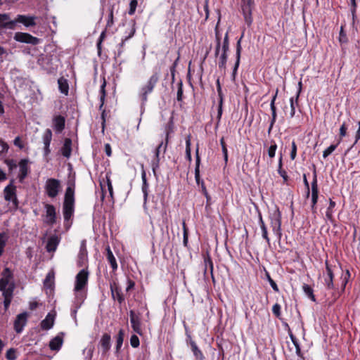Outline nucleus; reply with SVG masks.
Wrapping results in <instances>:
<instances>
[{
	"label": "nucleus",
	"mask_w": 360,
	"mask_h": 360,
	"mask_svg": "<svg viewBox=\"0 0 360 360\" xmlns=\"http://www.w3.org/2000/svg\"><path fill=\"white\" fill-rule=\"evenodd\" d=\"M269 219L273 232L276 234L278 239L280 240L282 236L281 233V213L279 209L276 206L275 210L270 213Z\"/></svg>",
	"instance_id": "5"
},
{
	"label": "nucleus",
	"mask_w": 360,
	"mask_h": 360,
	"mask_svg": "<svg viewBox=\"0 0 360 360\" xmlns=\"http://www.w3.org/2000/svg\"><path fill=\"white\" fill-rule=\"evenodd\" d=\"M169 140V132L167 133L165 137V143L162 141L160 143L158 146L155 150V158L151 162L152 169L155 176H156V169L159 168L160 165V153L161 152L162 148H163V153H166L167 144Z\"/></svg>",
	"instance_id": "7"
},
{
	"label": "nucleus",
	"mask_w": 360,
	"mask_h": 360,
	"mask_svg": "<svg viewBox=\"0 0 360 360\" xmlns=\"http://www.w3.org/2000/svg\"><path fill=\"white\" fill-rule=\"evenodd\" d=\"M106 183L108 186V190L109 191V194L112 198H113V188L111 180L109 176H106Z\"/></svg>",
	"instance_id": "62"
},
{
	"label": "nucleus",
	"mask_w": 360,
	"mask_h": 360,
	"mask_svg": "<svg viewBox=\"0 0 360 360\" xmlns=\"http://www.w3.org/2000/svg\"><path fill=\"white\" fill-rule=\"evenodd\" d=\"M277 148V146L276 143L271 145L268 149V155L270 158H274L275 156L276 150Z\"/></svg>",
	"instance_id": "63"
},
{
	"label": "nucleus",
	"mask_w": 360,
	"mask_h": 360,
	"mask_svg": "<svg viewBox=\"0 0 360 360\" xmlns=\"http://www.w3.org/2000/svg\"><path fill=\"white\" fill-rule=\"evenodd\" d=\"M186 158L189 162H191V134L188 135L186 139Z\"/></svg>",
	"instance_id": "39"
},
{
	"label": "nucleus",
	"mask_w": 360,
	"mask_h": 360,
	"mask_svg": "<svg viewBox=\"0 0 360 360\" xmlns=\"http://www.w3.org/2000/svg\"><path fill=\"white\" fill-rule=\"evenodd\" d=\"M184 329H185V334L186 336V342L187 345H190V346H192V342H195L194 340H193L191 333L188 330V328L187 325L184 323Z\"/></svg>",
	"instance_id": "47"
},
{
	"label": "nucleus",
	"mask_w": 360,
	"mask_h": 360,
	"mask_svg": "<svg viewBox=\"0 0 360 360\" xmlns=\"http://www.w3.org/2000/svg\"><path fill=\"white\" fill-rule=\"evenodd\" d=\"M14 39L21 43L29 44L32 45H37L39 43L40 39L37 37H33L29 33L25 32H16L14 35Z\"/></svg>",
	"instance_id": "9"
},
{
	"label": "nucleus",
	"mask_w": 360,
	"mask_h": 360,
	"mask_svg": "<svg viewBox=\"0 0 360 360\" xmlns=\"http://www.w3.org/2000/svg\"><path fill=\"white\" fill-rule=\"evenodd\" d=\"M8 239V236L5 232L0 233V256H1L4 252V248Z\"/></svg>",
	"instance_id": "37"
},
{
	"label": "nucleus",
	"mask_w": 360,
	"mask_h": 360,
	"mask_svg": "<svg viewBox=\"0 0 360 360\" xmlns=\"http://www.w3.org/2000/svg\"><path fill=\"white\" fill-rule=\"evenodd\" d=\"M243 37V34L240 37V38L238 40L236 43V63L233 69L232 72V79L235 80L236 75L238 70V68L240 65V55H241V51H242V46H241V39Z\"/></svg>",
	"instance_id": "15"
},
{
	"label": "nucleus",
	"mask_w": 360,
	"mask_h": 360,
	"mask_svg": "<svg viewBox=\"0 0 360 360\" xmlns=\"http://www.w3.org/2000/svg\"><path fill=\"white\" fill-rule=\"evenodd\" d=\"M311 196H319V188L316 169H314L313 181L311 182Z\"/></svg>",
	"instance_id": "32"
},
{
	"label": "nucleus",
	"mask_w": 360,
	"mask_h": 360,
	"mask_svg": "<svg viewBox=\"0 0 360 360\" xmlns=\"http://www.w3.org/2000/svg\"><path fill=\"white\" fill-rule=\"evenodd\" d=\"M110 291L113 300H117L120 304H122L124 301L122 290L115 283L110 284Z\"/></svg>",
	"instance_id": "18"
},
{
	"label": "nucleus",
	"mask_w": 360,
	"mask_h": 360,
	"mask_svg": "<svg viewBox=\"0 0 360 360\" xmlns=\"http://www.w3.org/2000/svg\"><path fill=\"white\" fill-rule=\"evenodd\" d=\"M131 346L134 348H136L139 346L140 342L137 335H132L130 338Z\"/></svg>",
	"instance_id": "54"
},
{
	"label": "nucleus",
	"mask_w": 360,
	"mask_h": 360,
	"mask_svg": "<svg viewBox=\"0 0 360 360\" xmlns=\"http://www.w3.org/2000/svg\"><path fill=\"white\" fill-rule=\"evenodd\" d=\"M138 5L137 0H131L129 3V14L133 15L135 13L136 6Z\"/></svg>",
	"instance_id": "56"
},
{
	"label": "nucleus",
	"mask_w": 360,
	"mask_h": 360,
	"mask_svg": "<svg viewBox=\"0 0 360 360\" xmlns=\"http://www.w3.org/2000/svg\"><path fill=\"white\" fill-rule=\"evenodd\" d=\"M72 152V140L69 138H66L64 141L63 147L61 148L62 155L69 158L71 155Z\"/></svg>",
	"instance_id": "26"
},
{
	"label": "nucleus",
	"mask_w": 360,
	"mask_h": 360,
	"mask_svg": "<svg viewBox=\"0 0 360 360\" xmlns=\"http://www.w3.org/2000/svg\"><path fill=\"white\" fill-rule=\"evenodd\" d=\"M65 120L62 115H56L53 119V124L56 132L60 133L65 128Z\"/></svg>",
	"instance_id": "23"
},
{
	"label": "nucleus",
	"mask_w": 360,
	"mask_h": 360,
	"mask_svg": "<svg viewBox=\"0 0 360 360\" xmlns=\"http://www.w3.org/2000/svg\"><path fill=\"white\" fill-rule=\"evenodd\" d=\"M220 145L221 146V150H222V153L224 155V159L225 163L226 164L228 162V150H227L226 145L224 141V137H222L220 139Z\"/></svg>",
	"instance_id": "45"
},
{
	"label": "nucleus",
	"mask_w": 360,
	"mask_h": 360,
	"mask_svg": "<svg viewBox=\"0 0 360 360\" xmlns=\"http://www.w3.org/2000/svg\"><path fill=\"white\" fill-rule=\"evenodd\" d=\"M338 143L337 144H332L329 147H328L323 152V158L326 159L328 155H330L337 148Z\"/></svg>",
	"instance_id": "48"
},
{
	"label": "nucleus",
	"mask_w": 360,
	"mask_h": 360,
	"mask_svg": "<svg viewBox=\"0 0 360 360\" xmlns=\"http://www.w3.org/2000/svg\"><path fill=\"white\" fill-rule=\"evenodd\" d=\"M37 17L35 16H29L25 15H18L16 18L13 20L14 22V27H15L16 23H22L25 27H33L36 25L35 20Z\"/></svg>",
	"instance_id": "12"
},
{
	"label": "nucleus",
	"mask_w": 360,
	"mask_h": 360,
	"mask_svg": "<svg viewBox=\"0 0 360 360\" xmlns=\"http://www.w3.org/2000/svg\"><path fill=\"white\" fill-rule=\"evenodd\" d=\"M266 278H267V280L270 284V285L271 286V288H273V290L275 291V292H278L279 291V289H278V287L277 285V284L276 283V282L271 278L270 275L269 274V273H266Z\"/></svg>",
	"instance_id": "57"
},
{
	"label": "nucleus",
	"mask_w": 360,
	"mask_h": 360,
	"mask_svg": "<svg viewBox=\"0 0 360 360\" xmlns=\"http://www.w3.org/2000/svg\"><path fill=\"white\" fill-rule=\"evenodd\" d=\"M228 59V54L221 53L219 56V69H225L226 65Z\"/></svg>",
	"instance_id": "44"
},
{
	"label": "nucleus",
	"mask_w": 360,
	"mask_h": 360,
	"mask_svg": "<svg viewBox=\"0 0 360 360\" xmlns=\"http://www.w3.org/2000/svg\"><path fill=\"white\" fill-rule=\"evenodd\" d=\"M191 351L193 352V356H195L196 360H203L204 355L201 350L198 348L197 344L195 342H192V346H191Z\"/></svg>",
	"instance_id": "31"
},
{
	"label": "nucleus",
	"mask_w": 360,
	"mask_h": 360,
	"mask_svg": "<svg viewBox=\"0 0 360 360\" xmlns=\"http://www.w3.org/2000/svg\"><path fill=\"white\" fill-rule=\"evenodd\" d=\"M216 41L217 44L215 47L214 56L217 57L219 54L220 49H221V38L217 32H216Z\"/></svg>",
	"instance_id": "52"
},
{
	"label": "nucleus",
	"mask_w": 360,
	"mask_h": 360,
	"mask_svg": "<svg viewBox=\"0 0 360 360\" xmlns=\"http://www.w3.org/2000/svg\"><path fill=\"white\" fill-rule=\"evenodd\" d=\"M130 316V323L131 324V328L134 331L139 335L142 334V329L141 327V318L140 314H136L134 311L131 310L129 311Z\"/></svg>",
	"instance_id": "10"
},
{
	"label": "nucleus",
	"mask_w": 360,
	"mask_h": 360,
	"mask_svg": "<svg viewBox=\"0 0 360 360\" xmlns=\"http://www.w3.org/2000/svg\"><path fill=\"white\" fill-rule=\"evenodd\" d=\"M278 92V90L276 89V93L274 95V96L272 97V99L271 101L270 108H271V115H276V108L275 106V101L276 99Z\"/></svg>",
	"instance_id": "50"
},
{
	"label": "nucleus",
	"mask_w": 360,
	"mask_h": 360,
	"mask_svg": "<svg viewBox=\"0 0 360 360\" xmlns=\"http://www.w3.org/2000/svg\"><path fill=\"white\" fill-rule=\"evenodd\" d=\"M63 333H60L50 341L49 347L51 350L58 351L60 349L63 342Z\"/></svg>",
	"instance_id": "22"
},
{
	"label": "nucleus",
	"mask_w": 360,
	"mask_h": 360,
	"mask_svg": "<svg viewBox=\"0 0 360 360\" xmlns=\"http://www.w3.org/2000/svg\"><path fill=\"white\" fill-rule=\"evenodd\" d=\"M339 41L341 44H346L348 41V39L345 32L344 31L343 26H341L340 34H339Z\"/></svg>",
	"instance_id": "49"
},
{
	"label": "nucleus",
	"mask_w": 360,
	"mask_h": 360,
	"mask_svg": "<svg viewBox=\"0 0 360 360\" xmlns=\"http://www.w3.org/2000/svg\"><path fill=\"white\" fill-rule=\"evenodd\" d=\"M259 226H260V228L262 229V237L268 243H269V238L268 236V232H267V228L264 224V221L262 219V216L261 214V213H259Z\"/></svg>",
	"instance_id": "29"
},
{
	"label": "nucleus",
	"mask_w": 360,
	"mask_h": 360,
	"mask_svg": "<svg viewBox=\"0 0 360 360\" xmlns=\"http://www.w3.org/2000/svg\"><path fill=\"white\" fill-rule=\"evenodd\" d=\"M58 89L60 93L68 95L69 91V85L66 79L60 77L58 79Z\"/></svg>",
	"instance_id": "28"
},
{
	"label": "nucleus",
	"mask_w": 360,
	"mask_h": 360,
	"mask_svg": "<svg viewBox=\"0 0 360 360\" xmlns=\"http://www.w3.org/2000/svg\"><path fill=\"white\" fill-rule=\"evenodd\" d=\"M289 335H290V340H291L293 345L295 347V353H296V354L298 356L302 357V354L301 349H300V345H299L297 339L295 338V336L291 332L289 333Z\"/></svg>",
	"instance_id": "33"
},
{
	"label": "nucleus",
	"mask_w": 360,
	"mask_h": 360,
	"mask_svg": "<svg viewBox=\"0 0 360 360\" xmlns=\"http://www.w3.org/2000/svg\"><path fill=\"white\" fill-rule=\"evenodd\" d=\"M28 160L22 159L19 162L20 174L18 176L19 181L22 182L28 173Z\"/></svg>",
	"instance_id": "24"
},
{
	"label": "nucleus",
	"mask_w": 360,
	"mask_h": 360,
	"mask_svg": "<svg viewBox=\"0 0 360 360\" xmlns=\"http://www.w3.org/2000/svg\"><path fill=\"white\" fill-rule=\"evenodd\" d=\"M200 158L199 156L198 148L196 149V153H195V179L196 181V184L198 186H201V181H203V180H202L200 179Z\"/></svg>",
	"instance_id": "25"
},
{
	"label": "nucleus",
	"mask_w": 360,
	"mask_h": 360,
	"mask_svg": "<svg viewBox=\"0 0 360 360\" xmlns=\"http://www.w3.org/2000/svg\"><path fill=\"white\" fill-rule=\"evenodd\" d=\"M105 86H106V81L105 78L103 79V83L101 85L100 87V105H99V110L101 111V118L102 120L101 122V127H102V131H104L105 127V116H106V110L103 109V105L105 104V96H106V91H105Z\"/></svg>",
	"instance_id": "8"
},
{
	"label": "nucleus",
	"mask_w": 360,
	"mask_h": 360,
	"mask_svg": "<svg viewBox=\"0 0 360 360\" xmlns=\"http://www.w3.org/2000/svg\"><path fill=\"white\" fill-rule=\"evenodd\" d=\"M14 180L12 179L8 185L4 189V199L11 202V210L15 211L18 209L19 201L16 195V187L13 185Z\"/></svg>",
	"instance_id": "4"
},
{
	"label": "nucleus",
	"mask_w": 360,
	"mask_h": 360,
	"mask_svg": "<svg viewBox=\"0 0 360 360\" xmlns=\"http://www.w3.org/2000/svg\"><path fill=\"white\" fill-rule=\"evenodd\" d=\"M160 79L159 72L155 71L153 74L150 77L146 84L143 85L139 91V97L141 101L142 104H145L148 101V96L151 94L157 83L158 82Z\"/></svg>",
	"instance_id": "2"
},
{
	"label": "nucleus",
	"mask_w": 360,
	"mask_h": 360,
	"mask_svg": "<svg viewBox=\"0 0 360 360\" xmlns=\"http://www.w3.org/2000/svg\"><path fill=\"white\" fill-rule=\"evenodd\" d=\"M272 312L277 318H280L281 305L278 303H276L272 307Z\"/></svg>",
	"instance_id": "60"
},
{
	"label": "nucleus",
	"mask_w": 360,
	"mask_h": 360,
	"mask_svg": "<svg viewBox=\"0 0 360 360\" xmlns=\"http://www.w3.org/2000/svg\"><path fill=\"white\" fill-rule=\"evenodd\" d=\"M107 259L108 262L110 263L112 269L113 270H116L117 269V264L115 259V257H114L112 252L110 250V247H108L107 249Z\"/></svg>",
	"instance_id": "30"
},
{
	"label": "nucleus",
	"mask_w": 360,
	"mask_h": 360,
	"mask_svg": "<svg viewBox=\"0 0 360 360\" xmlns=\"http://www.w3.org/2000/svg\"><path fill=\"white\" fill-rule=\"evenodd\" d=\"M87 254H88V252H87L86 246V240H83L81 242L80 250H79V255H78L79 260H83V259H86L87 257Z\"/></svg>",
	"instance_id": "38"
},
{
	"label": "nucleus",
	"mask_w": 360,
	"mask_h": 360,
	"mask_svg": "<svg viewBox=\"0 0 360 360\" xmlns=\"http://www.w3.org/2000/svg\"><path fill=\"white\" fill-rule=\"evenodd\" d=\"M242 10L252 9L254 7L253 0H241Z\"/></svg>",
	"instance_id": "46"
},
{
	"label": "nucleus",
	"mask_w": 360,
	"mask_h": 360,
	"mask_svg": "<svg viewBox=\"0 0 360 360\" xmlns=\"http://www.w3.org/2000/svg\"><path fill=\"white\" fill-rule=\"evenodd\" d=\"M3 28L14 29V22L10 19L8 13L0 14V29Z\"/></svg>",
	"instance_id": "20"
},
{
	"label": "nucleus",
	"mask_w": 360,
	"mask_h": 360,
	"mask_svg": "<svg viewBox=\"0 0 360 360\" xmlns=\"http://www.w3.org/2000/svg\"><path fill=\"white\" fill-rule=\"evenodd\" d=\"M201 189H202V193L204 194V195L206 198L207 205H209L210 204V201L211 200V197H210V195L207 193V191L206 187L205 186L204 181H201Z\"/></svg>",
	"instance_id": "55"
},
{
	"label": "nucleus",
	"mask_w": 360,
	"mask_h": 360,
	"mask_svg": "<svg viewBox=\"0 0 360 360\" xmlns=\"http://www.w3.org/2000/svg\"><path fill=\"white\" fill-rule=\"evenodd\" d=\"M124 331L123 330H120L118 334H117V340H116V347H115V349H116V353H118L120 352V349H121L122 347V345L123 344V340H124Z\"/></svg>",
	"instance_id": "36"
},
{
	"label": "nucleus",
	"mask_w": 360,
	"mask_h": 360,
	"mask_svg": "<svg viewBox=\"0 0 360 360\" xmlns=\"http://www.w3.org/2000/svg\"><path fill=\"white\" fill-rule=\"evenodd\" d=\"M302 289L305 295L313 302H316V298L314 295V290L311 288L310 285L307 284H304L302 286Z\"/></svg>",
	"instance_id": "35"
},
{
	"label": "nucleus",
	"mask_w": 360,
	"mask_h": 360,
	"mask_svg": "<svg viewBox=\"0 0 360 360\" xmlns=\"http://www.w3.org/2000/svg\"><path fill=\"white\" fill-rule=\"evenodd\" d=\"M10 278L2 277L0 279V290H4L9 285Z\"/></svg>",
	"instance_id": "61"
},
{
	"label": "nucleus",
	"mask_w": 360,
	"mask_h": 360,
	"mask_svg": "<svg viewBox=\"0 0 360 360\" xmlns=\"http://www.w3.org/2000/svg\"><path fill=\"white\" fill-rule=\"evenodd\" d=\"M217 90L218 96L219 98V106H218V109H217V126H218L219 123L220 122L221 117L222 115V111H223L222 110L223 94H222V90H221V87L219 79L217 80Z\"/></svg>",
	"instance_id": "19"
},
{
	"label": "nucleus",
	"mask_w": 360,
	"mask_h": 360,
	"mask_svg": "<svg viewBox=\"0 0 360 360\" xmlns=\"http://www.w3.org/2000/svg\"><path fill=\"white\" fill-rule=\"evenodd\" d=\"M111 338L108 333H104L99 342L98 347L101 349L102 355L105 356L111 347Z\"/></svg>",
	"instance_id": "14"
},
{
	"label": "nucleus",
	"mask_w": 360,
	"mask_h": 360,
	"mask_svg": "<svg viewBox=\"0 0 360 360\" xmlns=\"http://www.w3.org/2000/svg\"><path fill=\"white\" fill-rule=\"evenodd\" d=\"M27 313L23 312L18 314L14 321V328L17 333H20L27 323Z\"/></svg>",
	"instance_id": "13"
},
{
	"label": "nucleus",
	"mask_w": 360,
	"mask_h": 360,
	"mask_svg": "<svg viewBox=\"0 0 360 360\" xmlns=\"http://www.w3.org/2000/svg\"><path fill=\"white\" fill-rule=\"evenodd\" d=\"M14 288V284L11 283L8 288H5L4 290H0V291L2 292L4 297L13 298Z\"/></svg>",
	"instance_id": "34"
},
{
	"label": "nucleus",
	"mask_w": 360,
	"mask_h": 360,
	"mask_svg": "<svg viewBox=\"0 0 360 360\" xmlns=\"http://www.w3.org/2000/svg\"><path fill=\"white\" fill-rule=\"evenodd\" d=\"M2 276L4 278H8L11 279L13 277V274H12V271L10 270V269L6 267L2 271Z\"/></svg>",
	"instance_id": "64"
},
{
	"label": "nucleus",
	"mask_w": 360,
	"mask_h": 360,
	"mask_svg": "<svg viewBox=\"0 0 360 360\" xmlns=\"http://www.w3.org/2000/svg\"><path fill=\"white\" fill-rule=\"evenodd\" d=\"M54 323V316L50 313L47 314L46 318L41 322V328L43 330L51 329Z\"/></svg>",
	"instance_id": "27"
},
{
	"label": "nucleus",
	"mask_w": 360,
	"mask_h": 360,
	"mask_svg": "<svg viewBox=\"0 0 360 360\" xmlns=\"http://www.w3.org/2000/svg\"><path fill=\"white\" fill-rule=\"evenodd\" d=\"M46 219L45 223L49 225H53L56 222V207L53 205L45 204Z\"/></svg>",
	"instance_id": "11"
},
{
	"label": "nucleus",
	"mask_w": 360,
	"mask_h": 360,
	"mask_svg": "<svg viewBox=\"0 0 360 360\" xmlns=\"http://www.w3.org/2000/svg\"><path fill=\"white\" fill-rule=\"evenodd\" d=\"M89 275V273L87 269L80 270L76 275L74 291L77 300H83L84 299V294L82 290L87 285Z\"/></svg>",
	"instance_id": "3"
},
{
	"label": "nucleus",
	"mask_w": 360,
	"mask_h": 360,
	"mask_svg": "<svg viewBox=\"0 0 360 360\" xmlns=\"http://www.w3.org/2000/svg\"><path fill=\"white\" fill-rule=\"evenodd\" d=\"M176 99L178 101H181L183 99V83H182V81H179V82L178 83Z\"/></svg>",
	"instance_id": "51"
},
{
	"label": "nucleus",
	"mask_w": 360,
	"mask_h": 360,
	"mask_svg": "<svg viewBox=\"0 0 360 360\" xmlns=\"http://www.w3.org/2000/svg\"><path fill=\"white\" fill-rule=\"evenodd\" d=\"M61 189L60 181L58 179L50 178L45 184V191L49 198H56Z\"/></svg>",
	"instance_id": "6"
},
{
	"label": "nucleus",
	"mask_w": 360,
	"mask_h": 360,
	"mask_svg": "<svg viewBox=\"0 0 360 360\" xmlns=\"http://www.w3.org/2000/svg\"><path fill=\"white\" fill-rule=\"evenodd\" d=\"M6 356L9 360H15L16 359L15 350L13 348L9 349L6 352Z\"/></svg>",
	"instance_id": "59"
},
{
	"label": "nucleus",
	"mask_w": 360,
	"mask_h": 360,
	"mask_svg": "<svg viewBox=\"0 0 360 360\" xmlns=\"http://www.w3.org/2000/svg\"><path fill=\"white\" fill-rule=\"evenodd\" d=\"M67 186L63 205V214L64 226L68 230L72 225V219L75 212V180L74 177H69Z\"/></svg>",
	"instance_id": "1"
},
{
	"label": "nucleus",
	"mask_w": 360,
	"mask_h": 360,
	"mask_svg": "<svg viewBox=\"0 0 360 360\" xmlns=\"http://www.w3.org/2000/svg\"><path fill=\"white\" fill-rule=\"evenodd\" d=\"M252 9L242 10L245 22L248 27L252 25L253 20L252 17Z\"/></svg>",
	"instance_id": "40"
},
{
	"label": "nucleus",
	"mask_w": 360,
	"mask_h": 360,
	"mask_svg": "<svg viewBox=\"0 0 360 360\" xmlns=\"http://www.w3.org/2000/svg\"><path fill=\"white\" fill-rule=\"evenodd\" d=\"M42 140L44 145V155L45 157L48 156L49 154L51 153L50 150V143L52 140V131L50 129H46L45 131L44 132V134L42 136Z\"/></svg>",
	"instance_id": "16"
},
{
	"label": "nucleus",
	"mask_w": 360,
	"mask_h": 360,
	"mask_svg": "<svg viewBox=\"0 0 360 360\" xmlns=\"http://www.w3.org/2000/svg\"><path fill=\"white\" fill-rule=\"evenodd\" d=\"M335 205H336L335 202L334 201H333L332 199H330L329 206L327 208L326 214V217L329 220H332V219H333V210L335 207Z\"/></svg>",
	"instance_id": "43"
},
{
	"label": "nucleus",
	"mask_w": 360,
	"mask_h": 360,
	"mask_svg": "<svg viewBox=\"0 0 360 360\" xmlns=\"http://www.w3.org/2000/svg\"><path fill=\"white\" fill-rule=\"evenodd\" d=\"M148 189H149V184H148V181L143 182L141 190H142V192L143 194V207L144 208H146V203H147L148 197Z\"/></svg>",
	"instance_id": "41"
},
{
	"label": "nucleus",
	"mask_w": 360,
	"mask_h": 360,
	"mask_svg": "<svg viewBox=\"0 0 360 360\" xmlns=\"http://www.w3.org/2000/svg\"><path fill=\"white\" fill-rule=\"evenodd\" d=\"M5 163L8 166L9 170L12 171L13 169L17 167V164L15 160L13 159H7L5 160Z\"/></svg>",
	"instance_id": "58"
},
{
	"label": "nucleus",
	"mask_w": 360,
	"mask_h": 360,
	"mask_svg": "<svg viewBox=\"0 0 360 360\" xmlns=\"http://www.w3.org/2000/svg\"><path fill=\"white\" fill-rule=\"evenodd\" d=\"M221 53L228 54V51L229 50V34L228 32L226 33L222 44L221 43Z\"/></svg>",
	"instance_id": "42"
},
{
	"label": "nucleus",
	"mask_w": 360,
	"mask_h": 360,
	"mask_svg": "<svg viewBox=\"0 0 360 360\" xmlns=\"http://www.w3.org/2000/svg\"><path fill=\"white\" fill-rule=\"evenodd\" d=\"M325 264L327 274V277H326L324 279L325 285H326L328 289H333L334 288L333 273L328 264V260L326 261Z\"/></svg>",
	"instance_id": "21"
},
{
	"label": "nucleus",
	"mask_w": 360,
	"mask_h": 360,
	"mask_svg": "<svg viewBox=\"0 0 360 360\" xmlns=\"http://www.w3.org/2000/svg\"><path fill=\"white\" fill-rule=\"evenodd\" d=\"M60 241V238L56 234L51 236L47 241L46 249L48 252H55Z\"/></svg>",
	"instance_id": "17"
},
{
	"label": "nucleus",
	"mask_w": 360,
	"mask_h": 360,
	"mask_svg": "<svg viewBox=\"0 0 360 360\" xmlns=\"http://www.w3.org/2000/svg\"><path fill=\"white\" fill-rule=\"evenodd\" d=\"M347 126L345 122H343L340 128V140L338 143L340 142L342 139L347 135Z\"/></svg>",
	"instance_id": "53"
}]
</instances>
